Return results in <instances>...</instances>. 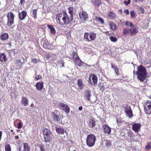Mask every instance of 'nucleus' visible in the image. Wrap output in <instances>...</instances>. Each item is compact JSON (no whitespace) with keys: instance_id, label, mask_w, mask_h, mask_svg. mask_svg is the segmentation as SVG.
I'll use <instances>...</instances> for the list:
<instances>
[{"instance_id":"nucleus-1","label":"nucleus","mask_w":151,"mask_h":151,"mask_svg":"<svg viewBox=\"0 0 151 151\" xmlns=\"http://www.w3.org/2000/svg\"><path fill=\"white\" fill-rule=\"evenodd\" d=\"M55 19L57 24L62 27L70 24L72 21L68 17L66 11L57 13L56 15Z\"/></svg>"},{"instance_id":"nucleus-2","label":"nucleus","mask_w":151,"mask_h":151,"mask_svg":"<svg viewBox=\"0 0 151 151\" xmlns=\"http://www.w3.org/2000/svg\"><path fill=\"white\" fill-rule=\"evenodd\" d=\"M137 78L141 81H143L146 78L147 73L145 68L141 65L138 67L136 72Z\"/></svg>"},{"instance_id":"nucleus-3","label":"nucleus","mask_w":151,"mask_h":151,"mask_svg":"<svg viewBox=\"0 0 151 151\" xmlns=\"http://www.w3.org/2000/svg\"><path fill=\"white\" fill-rule=\"evenodd\" d=\"M43 135L44 141L45 142H50L52 140V133L50 130L45 128L43 129Z\"/></svg>"},{"instance_id":"nucleus-4","label":"nucleus","mask_w":151,"mask_h":151,"mask_svg":"<svg viewBox=\"0 0 151 151\" xmlns=\"http://www.w3.org/2000/svg\"><path fill=\"white\" fill-rule=\"evenodd\" d=\"M96 140V137L93 134H90L87 136L86 143L87 145L90 147L93 146L95 143Z\"/></svg>"},{"instance_id":"nucleus-5","label":"nucleus","mask_w":151,"mask_h":151,"mask_svg":"<svg viewBox=\"0 0 151 151\" xmlns=\"http://www.w3.org/2000/svg\"><path fill=\"white\" fill-rule=\"evenodd\" d=\"M96 35L93 32H91L89 33L88 32H85L84 33V38L86 41L90 42L95 40L96 38Z\"/></svg>"},{"instance_id":"nucleus-6","label":"nucleus","mask_w":151,"mask_h":151,"mask_svg":"<svg viewBox=\"0 0 151 151\" xmlns=\"http://www.w3.org/2000/svg\"><path fill=\"white\" fill-rule=\"evenodd\" d=\"M7 25L11 27L14 23V16L13 13L9 12L7 13Z\"/></svg>"},{"instance_id":"nucleus-7","label":"nucleus","mask_w":151,"mask_h":151,"mask_svg":"<svg viewBox=\"0 0 151 151\" xmlns=\"http://www.w3.org/2000/svg\"><path fill=\"white\" fill-rule=\"evenodd\" d=\"M144 110L145 113L148 114H151V101H147L144 106Z\"/></svg>"},{"instance_id":"nucleus-8","label":"nucleus","mask_w":151,"mask_h":151,"mask_svg":"<svg viewBox=\"0 0 151 151\" xmlns=\"http://www.w3.org/2000/svg\"><path fill=\"white\" fill-rule=\"evenodd\" d=\"M79 15V18L82 20L86 21L88 18V15L86 12L83 11L80 12Z\"/></svg>"},{"instance_id":"nucleus-9","label":"nucleus","mask_w":151,"mask_h":151,"mask_svg":"<svg viewBox=\"0 0 151 151\" xmlns=\"http://www.w3.org/2000/svg\"><path fill=\"white\" fill-rule=\"evenodd\" d=\"M97 78L96 76L94 74H92L90 76L89 78V82L91 84L93 83L94 85L97 83Z\"/></svg>"},{"instance_id":"nucleus-10","label":"nucleus","mask_w":151,"mask_h":151,"mask_svg":"<svg viewBox=\"0 0 151 151\" xmlns=\"http://www.w3.org/2000/svg\"><path fill=\"white\" fill-rule=\"evenodd\" d=\"M85 99L86 101H91L90 97L91 96V91L89 90H87L85 91L84 92Z\"/></svg>"},{"instance_id":"nucleus-11","label":"nucleus","mask_w":151,"mask_h":151,"mask_svg":"<svg viewBox=\"0 0 151 151\" xmlns=\"http://www.w3.org/2000/svg\"><path fill=\"white\" fill-rule=\"evenodd\" d=\"M124 109L125 111L127 116L129 118L133 116V115L132 113V111L131 110L130 107L128 106L125 107Z\"/></svg>"},{"instance_id":"nucleus-12","label":"nucleus","mask_w":151,"mask_h":151,"mask_svg":"<svg viewBox=\"0 0 151 151\" xmlns=\"http://www.w3.org/2000/svg\"><path fill=\"white\" fill-rule=\"evenodd\" d=\"M27 15V13L25 11H22V12L19 13V18L20 20L24 19Z\"/></svg>"},{"instance_id":"nucleus-13","label":"nucleus","mask_w":151,"mask_h":151,"mask_svg":"<svg viewBox=\"0 0 151 151\" xmlns=\"http://www.w3.org/2000/svg\"><path fill=\"white\" fill-rule=\"evenodd\" d=\"M88 125L91 128H94L96 126V122L94 118L90 119L88 122Z\"/></svg>"},{"instance_id":"nucleus-14","label":"nucleus","mask_w":151,"mask_h":151,"mask_svg":"<svg viewBox=\"0 0 151 151\" xmlns=\"http://www.w3.org/2000/svg\"><path fill=\"white\" fill-rule=\"evenodd\" d=\"M35 86L36 87L37 90L41 91L44 86L43 82L42 81L40 82H38L36 83Z\"/></svg>"},{"instance_id":"nucleus-15","label":"nucleus","mask_w":151,"mask_h":151,"mask_svg":"<svg viewBox=\"0 0 151 151\" xmlns=\"http://www.w3.org/2000/svg\"><path fill=\"white\" fill-rule=\"evenodd\" d=\"M73 8L72 7H70L68 8V13L70 14V16L68 15V17H69L70 20L72 21H73Z\"/></svg>"},{"instance_id":"nucleus-16","label":"nucleus","mask_w":151,"mask_h":151,"mask_svg":"<svg viewBox=\"0 0 151 151\" xmlns=\"http://www.w3.org/2000/svg\"><path fill=\"white\" fill-rule=\"evenodd\" d=\"M51 114L54 121L56 122H59L60 121V115H56L54 112H52Z\"/></svg>"},{"instance_id":"nucleus-17","label":"nucleus","mask_w":151,"mask_h":151,"mask_svg":"<svg viewBox=\"0 0 151 151\" xmlns=\"http://www.w3.org/2000/svg\"><path fill=\"white\" fill-rule=\"evenodd\" d=\"M7 60V58L5 53H0V61L1 63H5Z\"/></svg>"},{"instance_id":"nucleus-18","label":"nucleus","mask_w":151,"mask_h":151,"mask_svg":"<svg viewBox=\"0 0 151 151\" xmlns=\"http://www.w3.org/2000/svg\"><path fill=\"white\" fill-rule=\"evenodd\" d=\"M55 130L58 134H64L65 131L63 128L60 127H55Z\"/></svg>"},{"instance_id":"nucleus-19","label":"nucleus","mask_w":151,"mask_h":151,"mask_svg":"<svg viewBox=\"0 0 151 151\" xmlns=\"http://www.w3.org/2000/svg\"><path fill=\"white\" fill-rule=\"evenodd\" d=\"M73 61L75 63V64L79 66H81L83 65V62L80 59L79 57L77 58L76 59L73 60Z\"/></svg>"},{"instance_id":"nucleus-20","label":"nucleus","mask_w":151,"mask_h":151,"mask_svg":"<svg viewBox=\"0 0 151 151\" xmlns=\"http://www.w3.org/2000/svg\"><path fill=\"white\" fill-rule=\"evenodd\" d=\"M133 129L135 132H138L140 131V124L137 123L134 124L133 126Z\"/></svg>"},{"instance_id":"nucleus-21","label":"nucleus","mask_w":151,"mask_h":151,"mask_svg":"<svg viewBox=\"0 0 151 151\" xmlns=\"http://www.w3.org/2000/svg\"><path fill=\"white\" fill-rule=\"evenodd\" d=\"M21 102L24 106H26L28 104V100L25 97L22 96V97Z\"/></svg>"},{"instance_id":"nucleus-22","label":"nucleus","mask_w":151,"mask_h":151,"mask_svg":"<svg viewBox=\"0 0 151 151\" xmlns=\"http://www.w3.org/2000/svg\"><path fill=\"white\" fill-rule=\"evenodd\" d=\"M14 63L17 68H21L22 63L20 59H17L14 61Z\"/></svg>"},{"instance_id":"nucleus-23","label":"nucleus","mask_w":151,"mask_h":151,"mask_svg":"<svg viewBox=\"0 0 151 151\" xmlns=\"http://www.w3.org/2000/svg\"><path fill=\"white\" fill-rule=\"evenodd\" d=\"M48 28L50 29L51 33L53 35H55L56 33V31L53 26L52 25H47Z\"/></svg>"},{"instance_id":"nucleus-24","label":"nucleus","mask_w":151,"mask_h":151,"mask_svg":"<svg viewBox=\"0 0 151 151\" xmlns=\"http://www.w3.org/2000/svg\"><path fill=\"white\" fill-rule=\"evenodd\" d=\"M109 26L110 29L113 30L115 31L117 29L116 25L113 22H110Z\"/></svg>"},{"instance_id":"nucleus-25","label":"nucleus","mask_w":151,"mask_h":151,"mask_svg":"<svg viewBox=\"0 0 151 151\" xmlns=\"http://www.w3.org/2000/svg\"><path fill=\"white\" fill-rule=\"evenodd\" d=\"M111 128L107 125H104V132L109 134L111 133Z\"/></svg>"},{"instance_id":"nucleus-26","label":"nucleus","mask_w":151,"mask_h":151,"mask_svg":"<svg viewBox=\"0 0 151 151\" xmlns=\"http://www.w3.org/2000/svg\"><path fill=\"white\" fill-rule=\"evenodd\" d=\"M8 34L7 33H4L1 35L0 38L2 40H6L8 39Z\"/></svg>"},{"instance_id":"nucleus-27","label":"nucleus","mask_w":151,"mask_h":151,"mask_svg":"<svg viewBox=\"0 0 151 151\" xmlns=\"http://www.w3.org/2000/svg\"><path fill=\"white\" fill-rule=\"evenodd\" d=\"M109 17L112 19H114L116 18V14L112 12H109L108 14Z\"/></svg>"},{"instance_id":"nucleus-28","label":"nucleus","mask_w":151,"mask_h":151,"mask_svg":"<svg viewBox=\"0 0 151 151\" xmlns=\"http://www.w3.org/2000/svg\"><path fill=\"white\" fill-rule=\"evenodd\" d=\"M92 2L94 5L97 6H99L101 4L100 0H92Z\"/></svg>"},{"instance_id":"nucleus-29","label":"nucleus","mask_w":151,"mask_h":151,"mask_svg":"<svg viewBox=\"0 0 151 151\" xmlns=\"http://www.w3.org/2000/svg\"><path fill=\"white\" fill-rule=\"evenodd\" d=\"M24 150L23 151H29L30 147H29L28 144L26 143H23ZM20 150H19L20 151Z\"/></svg>"},{"instance_id":"nucleus-30","label":"nucleus","mask_w":151,"mask_h":151,"mask_svg":"<svg viewBox=\"0 0 151 151\" xmlns=\"http://www.w3.org/2000/svg\"><path fill=\"white\" fill-rule=\"evenodd\" d=\"M77 84L79 88L81 89L83 88L84 85L83 83V81L81 79H79L78 80Z\"/></svg>"},{"instance_id":"nucleus-31","label":"nucleus","mask_w":151,"mask_h":151,"mask_svg":"<svg viewBox=\"0 0 151 151\" xmlns=\"http://www.w3.org/2000/svg\"><path fill=\"white\" fill-rule=\"evenodd\" d=\"M111 68L112 69H114V70L115 71V73L118 76L119 75V70L116 66L115 65H113L112 64L111 65Z\"/></svg>"},{"instance_id":"nucleus-32","label":"nucleus","mask_w":151,"mask_h":151,"mask_svg":"<svg viewBox=\"0 0 151 151\" xmlns=\"http://www.w3.org/2000/svg\"><path fill=\"white\" fill-rule=\"evenodd\" d=\"M95 20L97 22H99L101 24H103L104 22L103 19L101 18L98 17H95Z\"/></svg>"},{"instance_id":"nucleus-33","label":"nucleus","mask_w":151,"mask_h":151,"mask_svg":"<svg viewBox=\"0 0 151 151\" xmlns=\"http://www.w3.org/2000/svg\"><path fill=\"white\" fill-rule=\"evenodd\" d=\"M5 151H11V145L9 144H6L5 146Z\"/></svg>"},{"instance_id":"nucleus-34","label":"nucleus","mask_w":151,"mask_h":151,"mask_svg":"<svg viewBox=\"0 0 151 151\" xmlns=\"http://www.w3.org/2000/svg\"><path fill=\"white\" fill-rule=\"evenodd\" d=\"M63 110L66 114H68L70 112V108L69 106L67 105L64 108H63Z\"/></svg>"},{"instance_id":"nucleus-35","label":"nucleus","mask_w":151,"mask_h":151,"mask_svg":"<svg viewBox=\"0 0 151 151\" xmlns=\"http://www.w3.org/2000/svg\"><path fill=\"white\" fill-rule=\"evenodd\" d=\"M138 29L137 28L134 29L132 32H131V35H135L138 32Z\"/></svg>"},{"instance_id":"nucleus-36","label":"nucleus","mask_w":151,"mask_h":151,"mask_svg":"<svg viewBox=\"0 0 151 151\" xmlns=\"http://www.w3.org/2000/svg\"><path fill=\"white\" fill-rule=\"evenodd\" d=\"M58 65H61V68L64 67L65 62L63 59L59 60L58 62Z\"/></svg>"},{"instance_id":"nucleus-37","label":"nucleus","mask_w":151,"mask_h":151,"mask_svg":"<svg viewBox=\"0 0 151 151\" xmlns=\"http://www.w3.org/2000/svg\"><path fill=\"white\" fill-rule=\"evenodd\" d=\"M66 105V104L62 102H59L58 104L59 108L60 109H63V108H64Z\"/></svg>"},{"instance_id":"nucleus-38","label":"nucleus","mask_w":151,"mask_h":151,"mask_svg":"<svg viewBox=\"0 0 151 151\" xmlns=\"http://www.w3.org/2000/svg\"><path fill=\"white\" fill-rule=\"evenodd\" d=\"M37 9H33L32 11L33 17L35 19H36L37 18Z\"/></svg>"},{"instance_id":"nucleus-39","label":"nucleus","mask_w":151,"mask_h":151,"mask_svg":"<svg viewBox=\"0 0 151 151\" xmlns=\"http://www.w3.org/2000/svg\"><path fill=\"white\" fill-rule=\"evenodd\" d=\"M131 29L129 28H127L124 29L123 32L124 34H127L131 32Z\"/></svg>"},{"instance_id":"nucleus-40","label":"nucleus","mask_w":151,"mask_h":151,"mask_svg":"<svg viewBox=\"0 0 151 151\" xmlns=\"http://www.w3.org/2000/svg\"><path fill=\"white\" fill-rule=\"evenodd\" d=\"M73 60H75L76 59V58H79V57L77 53L76 52H73Z\"/></svg>"},{"instance_id":"nucleus-41","label":"nucleus","mask_w":151,"mask_h":151,"mask_svg":"<svg viewBox=\"0 0 151 151\" xmlns=\"http://www.w3.org/2000/svg\"><path fill=\"white\" fill-rule=\"evenodd\" d=\"M38 146L40 148L41 151H45V149L44 146L43 145H38Z\"/></svg>"},{"instance_id":"nucleus-42","label":"nucleus","mask_w":151,"mask_h":151,"mask_svg":"<svg viewBox=\"0 0 151 151\" xmlns=\"http://www.w3.org/2000/svg\"><path fill=\"white\" fill-rule=\"evenodd\" d=\"M110 39L113 42H115L117 40V39L116 37L113 36L110 37Z\"/></svg>"},{"instance_id":"nucleus-43","label":"nucleus","mask_w":151,"mask_h":151,"mask_svg":"<svg viewBox=\"0 0 151 151\" xmlns=\"http://www.w3.org/2000/svg\"><path fill=\"white\" fill-rule=\"evenodd\" d=\"M23 125V124L21 121H20L17 124V128L18 129H21L22 128Z\"/></svg>"},{"instance_id":"nucleus-44","label":"nucleus","mask_w":151,"mask_h":151,"mask_svg":"<svg viewBox=\"0 0 151 151\" xmlns=\"http://www.w3.org/2000/svg\"><path fill=\"white\" fill-rule=\"evenodd\" d=\"M139 11L142 14H143L144 13L145 11L141 7H138Z\"/></svg>"},{"instance_id":"nucleus-45","label":"nucleus","mask_w":151,"mask_h":151,"mask_svg":"<svg viewBox=\"0 0 151 151\" xmlns=\"http://www.w3.org/2000/svg\"><path fill=\"white\" fill-rule=\"evenodd\" d=\"M131 17L132 18H134L136 17L135 13L133 11H132L130 13Z\"/></svg>"},{"instance_id":"nucleus-46","label":"nucleus","mask_w":151,"mask_h":151,"mask_svg":"<svg viewBox=\"0 0 151 151\" xmlns=\"http://www.w3.org/2000/svg\"><path fill=\"white\" fill-rule=\"evenodd\" d=\"M42 78V76L40 75H38L37 76L35 77V79L37 81L41 79Z\"/></svg>"},{"instance_id":"nucleus-47","label":"nucleus","mask_w":151,"mask_h":151,"mask_svg":"<svg viewBox=\"0 0 151 151\" xmlns=\"http://www.w3.org/2000/svg\"><path fill=\"white\" fill-rule=\"evenodd\" d=\"M32 62L34 64H36L39 62V60L36 58H34L32 59Z\"/></svg>"},{"instance_id":"nucleus-48","label":"nucleus","mask_w":151,"mask_h":151,"mask_svg":"<svg viewBox=\"0 0 151 151\" xmlns=\"http://www.w3.org/2000/svg\"><path fill=\"white\" fill-rule=\"evenodd\" d=\"M126 24L127 26L131 27L133 26V24L131 22H126Z\"/></svg>"},{"instance_id":"nucleus-49","label":"nucleus","mask_w":151,"mask_h":151,"mask_svg":"<svg viewBox=\"0 0 151 151\" xmlns=\"http://www.w3.org/2000/svg\"><path fill=\"white\" fill-rule=\"evenodd\" d=\"M116 122L119 125H120L122 124V122L120 119H116Z\"/></svg>"},{"instance_id":"nucleus-50","label":"nucleus","mask_w":151,"mask_h":151,"mask_svg":"<svg viewBox=\"0 0 151 151\" xmlns=\"http://www.w3.org/2000/svg\"><path fill=\"white\" fill-rule=\"evenodd\" d=\"M106 145L107 147H109V146H111V142L110 141H108L107 143H106Z\"/></svg>"},{"instance_id":"nucleus-51","label":"nucleus","mask_w":151,"mask_h":151,"mask_svg":"<svg viewBox=\"0 0 151 151\" xmlns=\"http://www.w3.org/2000/svg\"><path fill=\"white\" fill-rule=\"evenodd\" d=\"M151 147L150 145H148L145 147V149L147 150H149L150 149Z\"/></svg>"},{"instance_id":"nucleus-52","label":"nucleus","mask_w":151,"mask_h":151,"mask_svg":"<svg viewBox=\"0 0 151 151\" xmlns=\"http://www.w3.org/2000/svg\"><path fill=\"white\" fill-rule=\"evenodd\" d=\"M25 2V0H20V2L19 3V5L22 4Z\"/></svg>"},{"instance_id":"nucleus-53","label":"nucleus","mask_w":151,"mask_h":151,"mask_svg":"<svg viewBox=\"0 0 151 151\" xmlns=\"http://www.w3.org/2000/svg\"><path fill=\"white\" fill-rule=\"evenodd\" d=\"M124 12L126 13V14L128 15L129 14V11L128 9L125 10L124 11Z\"/></svg>"},{"instance_id":"nucleus-54","label":"nucleus","mask_w":151,"mask_h":151,"mask_svg":"<svg viewBox=\"0 0 151 151\" xmlns=\"http://www.w3.org/2000/svg\"><path fill=\"white\" fill-rule=\"evenodd\" d=\"M11 52L12 53H13L14 54V55L15 54V49H12L11 50Z\"/></svg>"},{"instance_id":"nucleus-55","label":"nucleus","mask_w":151,"mask_h":151,"mask_svg":"<svg viewBox=\"0 0 151 151\" xmlns=\"http://www.w3.org/2000/svg\"><path fill=\"white\" fill-rule=\"evenodd\" d=\"M82 106H80L78 108V109L79 111H81L82 110Z\"/></svg>"},{"instance_id":"nucleus-56","label":"nucleus","mask_w":151,"mask_h":151,"mask_svg":"<svg viewBox=\"0 0 151 151\" xmlns=\"http://www.w3.org/2000/svg\"><path fill=\"white\" fill-rule=\"evenodd\" d=\"M50 57V56L49 55H47L46 57V59H49Z\"/></svg>"},{"instance_id":"nucleus-57","label":"nucleus","mask_w":151,"mask_h":151,"mask_svg":"<svg viewBox=\"0 0 151 151\" xmlns=\"http://www.w3.org/2000/svg\"><path fill=\"white\" fill-rule=\"evenodd\" d=\"M105 33L106 34L108 33V35H110L111 34V32L110 31V32H105Z\"/></svg>"},{"instance_id":"nucleus-58","label":"nucleus","mask_w":151,"mask_h":151,"mask_svg":"<svg viewBox=\"0 0 151 151\" xmlns=\"http://www.w3.org/2000/svg\"><path fill=\"white\" fill-rule=\"evenodd\" d=\"M130 0H128L127 3L126 5H128L129 4H130Z\"/></svg>"},{"instance_id":"nucleus-59","label":"nucleus","mask_w":151,"mask_h":151,"mask_svg":"<svg viewBox=\"0 0 151 151\" xmlns=\"http://www.w3.org/2000/svg\"><path fill=\"white\" fill-rule=\"evenodd\" d=\"M15 138L16 139H18L19 138V137L18 136H15Z\"/></svg>"},{"instance_id":"nucleus-60","label":"nucleus","mask_w":151,"mask_h":151,"mask_svg":"<svg viewBox=\"0 0 151 151\" xmlns=\"http://www.w3.org/2000/svg\"><path fill=\"white\" fill-rule=\"evenodd\" d=\"M127 1H124V3L125 4V5H127L126 4H127Z\"/></svg>"},{"instance_id":"nucleus-61","label":"nucleus","mask_w":151,"mask_h":151,"mask_svg":"<svg viewBox=\"0 0 151 151\" xmlns=\"http://www.w3.org/2000/svg\"><path fill=\"white\" fill-rule=\"evenodd\" d=\"M119 12H122V9H119Z\"/></svg>"},{"instance_id":"nucleus-62","label":"nucleus","mask_w":151,"mask_h":151,"mask_svg":"<svg viewBox=\"0 0 151 151\" xmlns=\"http://www.w3.org/2000/svg\"><path fill=\"white\" fill-rule=\"evenodd\" d=\"M8 44L10 46L11 45V42H10V43H8Z\"/></svg>"},{"instance_id":"nucleus-63","label":"nucleus","mask_w":151,"mask_h":151,"mask_svg":"<svg viewBox=\"0 0 151 151\" xmlns=\"http://www.w3.org/2000/svg\"><path fill=\"white\" fill-rule=\"evenodd\" d=\"M33 105H33V104H31V107H32V106H33Z\"/></svg>"},{"instance_id":"nucleus-64","label":"nucleus","mask_w":151,"mask_h":151,"mask_svg":"<svg viewBox=\"0 0 151 151\" xmlns=\"http://www.w3.org/2000/svg\"><path fill=\"white\" fill-rule=\"evenodd\" d=\"M139 1H140L141 2H142L143 0H139Z\"/></svg>"}]
</instances>
